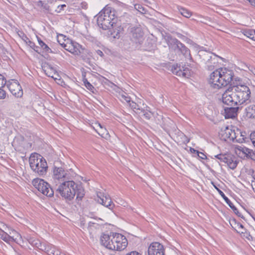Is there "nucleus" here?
I'll return each instance as SVG.
<instances>
[{"instance_id": "obj_28", "label": "nucleus", "mask_w": 255, "mask_h": 255, "mask_svg": "<svg viewBox=\"0 0 255 255\" xmlns=\"http://www.w3.org/2000/svg\"><path fill=\"white\" fill-rule=\"evenodd\" d=\"M171 71L173 74L177 76H182L183 77L186 76V73L182 71L180 66H178V64L176 65H173L171 68Z\"/></svg>"}, {"instance_id": "obj_34", "label": "nucleus", "mask_w": 255, "mask_h": 255, "mask_svg": "<svg viewBox=\"0 0 255 255\" xmlns=\"http://www.w3.org/2000/svg\"><path fill=\"white\" fill-rule=\"evenodd\" d=\"M27 241L31 245L36 248L38 247V246L40 245V243L41 242L40 240L34 237H29L27 239Z\"/></svg>"}, {"instance_id": "obj_47", "label": "nucleus", "mask_w": 255, "mask_h": 255, "mask_svg": "<svg viewBox=\"0 0 255 255\" xmlns=\"http://www.w3.org/2000/svg\"><path fill=\"white\" fill-rule=\"evenodd\" d=\"M98 126L100 127V130L98 131V129H96L97 132L99 134L101 135L102 136H103V134L105 132H106V129L105 128H103L102 125L100 124H98Z\"/></svg>"}, {"instance_id": "obj_36", "label": "nucleus", "mask_w": 255, "mask_h": 255, "mask_svg": "<svg viewBox=\"0 0 255 255\" xmlns=\"http://www.w3.org/2000/svg\"><path fill=\"white\" fill-rule=\"evenodd\" d=\"M83 83L84 84L85 86L86 87L87 89L94 93V90H95V88L88 81L87 78L84 79Z\"/></svg>"}, {"instance_id": "obj_53", "label": "nucleus", "mask_w": 255, "mask_h": 255, "mask_svg": "<svg viewBox=\"0 0 255 255\" xmlns=\"http://www.w3.org/2000/svg\"><path fill=\"white\" fill-rule=\"evenodd\" d=\"M126 255H141L139 253L136 251H132L127 253Z\"/></svg>"}, {"instance_id": "obj_52", "label": "nucleus", "mask_w": 255, "mask_h": 255, "mask_svg": "<svg viewBox=\"0 0 255 255\" xmlns=\"http://www.w3.org/2000/svg\"><path fill=\"white\" fill-rule=\"evenodd\" d=\"M189 150L191 153L194 154L193 156L195 157L197 155V153H199V151L198 150L192 147H189Z\"/></svg>"}, {"instance_id": "obj_16", "label": "nucleus", "mask_w": 255, "mask_h": 255, "mask_svg": "<svg viewBox=\"0 0 255 255\" xmlns=\"http://www.w3.org/2000/svg\"><path fill=\"white\" fill-rule=\"evenodd\" d=\"M212 184L213 185L214 187L217 190L219 194L222 196V197L224 199L226 203L229 206V207L233 210L234 212L238 216L242 218H244L243 216L241 215V214L239 212L237 208L234 205V204L232 203V202L230 200V199L225 195L223 191H222L219 188H218L214 183L212 182Z\"/></svg>"}, {"instance_id": "obj_1", "label": "nucleus", "mask_w": 255, "mask_h": 255, "mask_svg": "<svg viewBox=\"0 0 255 255\" xmlns=\"http://www.w3.org/2000/svg\"><path fill=\"white\" fill-rule=\"evenodd\" d=\"M56 195L60 194L65 199L71 201L77 195L76 199L80 201L85 195V191L81 184H76L72 180L64 181L55 191Z\"/></svg>"}, {"instance_id": "obj_37", "label": "nucleus", "mask_w": 255, "mask_h": 255, "mask_svg": "<svg viewBox=\"0 0 255 255\" xmlns=\"http://www.w3.org/2000/svg\"><path fill=\"white\" fill-rule=\"evenodd\" d=\"M24 141V137L23 135L18 134L15 136L12 143H20Z\"/></svg>"}, {"instance_id": "obj_8", "label": "nucleus", "mask_w": 255, "mask_h": 255, "mask_svg": "<svg viewBox=\"0 0 255 255\" xmlns=\"http://www.w3.org/2000/svg\"><path fill=\"white\" fill-rule=\"evenodd\" d=\"M64 41L66 43L63 42L61 43H60V40H58V42L59 44L66 50L75 55H80L82 53H84V51L85 50V48H83L82 45L79 44L78 43L69 38L64 39Z\"/></svg>"}, {"instance_id": "obj_4", "label": "nucleus", "mask_w": 255, "mask_h": 255, "mask_svg": "<svg viewBox=\"0 0 255 255\" xmlns=\"http://www.w3.org/2000/svg\"><path fill=\"white\" fill-rule=\"evenodd\" d=\"M97 22L98 26L104 30L110 29L116 24L115 11L111 7L106 6L97 14Z\"/></svg>"}, {"instance_id": "obj_29", "label": "nucleus", "mask_w": 255, "mask_h": 255, "mask_svg": "<svg viewBox=\"0 0 255 255\" xmlns=\"http://www.w3.org/2000/svg\"><path fill=\"white\" fill-rule=\"evenodd\" d=\"M230 86H231V87H229L231 88V90H234V89L235 88V86H239L241 85H244V84H242V80L241 79L237 77H235L234 76L233 77V81L230 83Z\"/></svg>"}, {"instance_id": "obj_12", "label": "nucleus", "mask_w": 255, "mask_h": 255, "mask_svg": "<svg viewBox=\"0 0 255 255\" xmlns=\"http://www.w3.org/2000/svg\"><path fill=\"white\" fill-rule=\"evenodd\" d=\"M234 94V90H231V88H229L227 89L222 94L223 103L230 106L239 105L238 102H236V100L234 99L235 97L233 96Z\"/></svg>"}, {"instance_id": "obj_49", "label": "nucleus", "mask_w": 255, "mask_h": 255, "mask_svg": "<svg viewBox=\"0 0 255 255\" xmlns=\"http://www.w3.org/2000/svg\"><path fill=\"white\" fill-rule=\"evenodd\" d=\"M19 32L20 33H18L19 36L21 37L22 39L27 43L28 40H29V38L22 31H20Z\"/></svg>"}, {"instance_id": "obj_30", "label": "nucleus", "mask_w": 255, "mask_h": 255, "mask_svg": "<svg viewBox=\"0 0 255 255\" xmlns=\"http://www.w3.org/2000/svg\"><path fill=\"white\" fill-rule=\"evenodd\" d=\"M0 238L5 242L7 243H9L11 242L14 241V239L13 237L10 236L6 233L2 231L1 233H0Z\"/></svg>"}, {"instance_id": "obj_25", "label": "nucleus", "mask_w": 255, "mask_h": 255, "mask_svg": "<svg viewBox=\"0 0 255 255\" xmlns=\"http://www.w3.org/2000/svg\"><path fill=\"white\" fill-rule=\"evenodd\" d=\"M225 135H223V138L225 141H227L228 142L229 140L230 141L233 140L235 138V133L233 132L231 129L229 128L228 127H226V129L225 130Z\"/></svg>"}, {"instance_id": "obj_38", "label": "nucleus", "mask_w": 255, "mask_h": 255, "mask_svg": "<svg viewBox=\"0 0 255 255\" xmlns=\"http://www.w3.org/2000/svg\"><path fill=\"white\" fill-rule=\"evenodd\" d=\"M243 139L244 140V142H248L250 140L252 141V143H255V131H254L251 133L250 138L243 137Z\"/></svg>"}, {"instance_id": "obj_54", "label": "nucleus", "mask_w": 255, "mask_h": 255, "mask_svg": "<svg viewBox=\"0 0 255 255\" xmlns=\"http://www.w3.org/2000/svg\"><path fill=\"white\" fill-rule=\"evenodd\" d=\"M123 98L124 99V100L129 104V103H131V101H130V98L128 97H126L125 96H123Z\"/></svg>"}, {"instance_id": "obj_40", "label": "nucleus", "mask_w": 255, "mask_h": 255, "mask_svg": "<svg viewBox=\"0 0 255 255\" xmlns=\"http://www.w3.org/2000/svg\"><path fill=\"white\" fill-rule=\"evenodd\" d=\"M134 8L140 13L143 14L146 12L145 8L140 4H135L134 5Z\"/></svg>"}, {"instance_id": "obj_6", "label": "nucleus", "mask_w": 255, "mask_h": 255, "mask_svg": "<svg viewBox=\"0 0 255 255\" xmlns=\"http://www.w3.org/2000/svg\"><path fill=\"white\" fill-rule=\"evenodd\" d=\"M29 162L31 169L38 175L43 176L47 173V163L41 155L36 153L31 154L29 158Z\"/></svg>"}, {"instance_id": "obj_33", "label": "nucleus", "mask_w": 255, "mask_h": 255, "mask_svg": "<svg viewBox=\"0 0 255 255\" xmlns=\"http://www.w3.org/2000/svg\"><path fill=\"white\" fill-rule=\"evenodd\" d=\"M243 34L247 37L254 41L255 30L251 29H245L243 31Z\"/></svg>"}, {"instance_id": "obj_60", "label": "nucleus", "mask_w": 255, "mask_h": 255, "mask_svg": "<svg viewBox=\"0 0 255 255\" xmlns=\"http://www.w3.org/2000/svg\"><path fill=\"white\" fill-rule=\"evenodd\" d=\"M153 145L155 147V148H156V149H157V148L156 147V145L153 144Z\"/></svg>"}, {"instance_id": "obj_32", "label": "nucleus", "mask_w": 255, "mask_h": 255, "mask_svg": "<svg viewBox=\"0 0 255 255\" xmlns=\"http://www.w3.org/2000/svg\"><path fill=\"white\" fill-rule=\"evenodd\" d=\"M38 43L40 47L44 50L45 52L48 53H52L51 49L39 37L37 36Z\"/></svg>"}, {"instance_id": "obj_44", "label": "nucleus", "mask_w": 255, "mask_h": 255, "mask_svg": "<svg viewBox=\"0 0 255 255\" xmlns=\"http://www.w3.org/2000/svg\"><path fill=\"white\" fill-rule=\"evenodd\" d=\"M7 81L4 76L0 74V87H4Z\"/></svg>"}, {"instance_id": "obj_22", "label": "nucleus", "mask_w": 255, "mask_h": 255, "mask_svg": "<svg viewBox=\"0 0 255 255\" xmlns=\"http://www.w3.org/2000/svg\"><path fill=\"white\" fill-rule=\"evenodd\" d=\"M219 58L221 59L222 58L217 55L212 56V58L206 63V66L207 69L208 70L212 71L215 67H217L219 63Z\"/></svg>"}, {"instance_id": "obj_26", "label": "nucleus", "mask_w": 255, "mask_h": 255, "mask_svg": "<svg viewBox=\"0 0 255 255\" xmlns=\"http://www.w3.org/2000/svg\"><path fill=\"white\" fill-rule=\"evenodd\" d=\"M45 252L48 255H64L63 253H60L58 250H56L55 248L49 244Z\"/></svg>"}, {"instance_id": "obj_39", "label": "nucleus", "mask_w": 255, "mask_h": 255, "mask_svg": "<svg viewBox=\"0 0 255 255\" xmlns=\"http://www.w3.org/2000/svg\"><path fill=\"white\" fill-rule=\"evenodd\" d=\"M179 136L182 140L181 141L175 140V141L177 142V143L180 142H181L182 143H188L190 141V139L186 136L183 133H181Z\"/></svg>"}, {"instance_id": "obj_46", "label": "nucleus", "mask_w": 255, "mask_h": 255, "mask_svg": "<svg viewBox=\"0 0 255 255\" xmlns=\"http://www.w3.org/2000/svg\"><path fill=\"white\" fill-rule=\"evenodd\" d=\"M39 2L41 3V6L42 8L45 9L46 11L49 12L51 10L50 6L47 3H44L41 1H40Z\"/></svg>"}, {"instance_id": "obj_7", "label": "nucleus", "mask_w": 255, "mask_h": 255, "mask_svg": "<svg viewBox=\"0 0 255 255\" xmlns=\"http://www.w3.org/2000/svg\"><path fill=\"white\" fill-rule=\"evenodd\" d=\"M233 96H235L236 102H238L239 105L245 103L249 101L251 97V91L249 87L244 85L235 86L234 89Z\"/></svg>"}, {"instance_id": "obj_43", "label": "nucleus", "mask_w": 255, "mask_h": 255, "mask_svg": "<svg viewBox=\"0 0 255 255\" xmlns=\"http://www.w3.org/2000/svg\"><path fill=\"white\" fill-rule=\"evenodd\" d=\"M48 245L49 244L45 243L40 242V245L38 246V247L37 249L45 252Z\"/></svg>"}, {"instance_id": "obj_61", "label": "nucleus", "mask_w": 255, "mask_h": 255, "mask_svg": "<svg viewBox=\"0 0 255 255\" xmlns=\"http://www.w3.org/2000/svg\"><path fill=\"white\" fill-rule=\"evenodd\" d=\"M254 145L255 146V144H254Z\"/></svg>"}, {"instance_id": "obj_27", "label": "nucleus", "mask_w": 255, "mask_h": 255, "mask_svg": "<svg viewBox=\"0 0 255 255\" xmlns=\"http://www.w3.org/2000/svg\"><path fill=\"white\" fill-rule=\"evenodd\" d=\"M246 116L249 118H255V105H251L246 108Z\"/></svg>"}, {"instance_id": "obj_48", "label": "nucleus", "mask_w": 255, "mask_h": 255, "mask_svg": "<svg viewBox=\"0 0 255 255\" xmlns=\"http://www.w3.org/2000/svg\"><path fill=\"white\" fill-rule=\"evenodd\" d=\"M3 87H0V100L4 99L6 97V93L4 90L3 89Z\"/></svg>"}, {"instance_id": "obj_20", "label": "nucleus", "mask_w": 255, "mask_h": 255, "mask_svg": "<svg viewBox=\"0 0 255 255\" xmlns=\"http://www.w3.org/2000/svg\"><path fill=\"white\" fill-rule=\"evenodd\" d=\"M239 109V107H226L224 108L225 117L226 119L234 118L237 116V112Z\"/></svg>"}, {"instance_id": "obj_51", "label": "nucleus", "mask_w": 255, "mask_h": 255, "mask_svg": "<svg viewBox=\"0 0 255 255\" xmlns=\"http://www.w3.org/2000/svg\"><path fill=\"white\" fill-rule=\"evenodd\" d=\"M197 156L198 157L202 159H205L207 158L206 155L202 152H200L199 151V153H197Z\"/></svg>"}, {"instance_id": "obj_41", "label": "nucleus", "mask_w": 255, "mask_h": 255, "mask_svg": "<svg viewBox=\"0 0 255 255\" xmlns=\"http://www.w3.org/2000/svg\"><path fill=\"white\" fill-rule=\"evenodd\" d=\"M138 112L139 113H142L143 116L146 119L149 120L151 117L152 113L150 112H147L145 111L144 110L141 109L140 111V112Z\"/></svg>"}, {"instance_id": "obj_31", "label": "nucleus", "mask_w": 255, "mask_h": 255, "mask_svg": "<svg viewBox=\"0 0 255 255\" xmlns=\"http://www.w3.org/2000/svg\"><path fill=\"white\" fill-rule=\"evenodd\" d=\"M178 9L180 14L182 16L186 18H189L192 15V12L190 10L187 9L185 8H184L181 6H179L178 7Z\"/></svg>"}, {"instance_id": "obj_56", "label": "nucleus", "mask_w": 255, "mask_h": 255, "mask_svg": "<svg viewBox=\"0 0 255 255\" xmlns=\"http://www.w3.org/2000/svg\"><path fill=\"white\" fill-rule=\"evenodd\" d=\"M252 5L255 6V0H248Z\"/></svg>"}, {"instance_id": "obj_14", "label": "nucleus", "mask_w": 255, "mask_h": 255, "mask_svg": "<svg viewBox=\"0 0 255 255\" xmlns=\"http://www.w3.org/2000/svg\"><path fill=\"white\" fill-rule=\"evenodd\" d=\"M97 202L103 206L112 210L115 206L110 196L108 194L99 192L97 194Z\"/></svg>"}, {"instance_id": "obj_9", "label": "nucleus", "mask_w": 255, "mask_h": 255, "mask_svg": "<svg viewBox=\"0 0 255 255\" xmlns=\"http://www.w3.org/2000/svg\"><path fill=\"white\" fill-rule=\"evenodd\" d=\"M32 185L41 193L47 197H52L54 191L50 185L44 180L39 178L34 179L32 181Z\"/></svg>"}, {"instance_id": "obj_23", "label": "nucleus", "mask_w": 255, "mask_h": 255, "mask_svg": "<svg viewBox=\"0 0 255 255\" xmlns=\"http://www.w3.org/2000/svg\"><path fill=\"white\" fill-rule=\"evenodd\" d=\"M42 69L47 76H48L49 77L54 78V75L56 74L57 71L56 69L54 67H53L51 64L49 63H45L42 66Z\"/></svg>"}, {"instance_id": "obj_24", "label": "nucleus", "mask_w": 255, "mask_h": 255, "mask_svg": "<svg viewBox=\"0 0 255 255\" xmlns=\"http://www.w3.org/2000/svg\"><path fill=\"white\" fill-rule=\"evenodd\" d=\"M199 55L206 65V63L212 58V56L216 55V54L207 51H201L199 52Z\"/></svg>"}, {"instance_id": "obj_42", "label": "nucleus", "mask_w": 255, "mask_h": 255, "mask_svg": "<svg viewBox=\"0 0 255 255\" xmlns=\"http://www.w3.org/2000/svg\"><path fill=\"white\" fill-rule=\"evenodd\" d=\"M227 154L228 153L219 154L215 155V157L220 160L221 161L225 162Z\"/></svg>"}, {"instance_id": "obj_15", "label": "nucleus", "mask_w": 255, "mask_h": 255, "mask_svg": "<svg viewBox=\"0 0 255 255\" xmlns=\"http://www.w3.org/2000/svg\"><path fill=\"white\" fill-rule=\"evenodd\" d=\"M131 36L130 37L131 41L135 43L136 45L140 44L143 39V33L139 27L132 28L131 31Z\"/></svg>"}, {"instance_id": "obj_19", "label": "nucleus", "mask_w": 255, "mask_h": 255, "mask_svg": "<svg viewBox=\"0 0 255 255\" xmlns=\"http://www.w3.org/2000/svg\"><path fill=\"white\" fill-rule=\"evenodd\" d=\"M226 159L225 163H227L230 169L234 170L237 167L239 163V160L235 155L231 153H228Z\"/></svg>"}, {"instance_id": "obj_55", "label": "nucleus", "mask_w": 255, "mask_h": 255, "mask_svg": "<svg viewBox=\"0 0 255 255\" xmlns=\"http://www.w3.org/2000/svg\"><path fill=\"white\" fill-rule=\"evenodd\" d=\"M96 52H97L98 55H99V56H100L102 57H103L104 56V53L101 50H98L96 51Z\"/></svg>"}, {"instance_id": "obj_57", "label": "nucleus", "mask_w": 255, "mask_h": 255, "mask_svg": "<svg viewBox=\"0 0 255 255\" xmlns=\"http://www.w3.org/2000/svg\"><path fill=\"white\" fill-rule=\"evenodd\" d=\"M12 145L14 147L15 150H19V149H18V148L19 147V144H12ZM19 150H20L19 149Z\"/></svg>"}, {"instance_id": "obj_3", "label": "nucleus", "mask_w": 255, "mask_h": 255, "mask_svg": "<svg viewBox=\"0 0 255 255\" xmlns=\"http://www.w3.org/2000/svg\"><path fill=\"white\" fill-rule=\"evenodd\" d=\"M100 241L103 246L111 250L122 251L128 245L126 238L117 233H111L110 235L104 234L101 236Z\"/></svg>"}, {"instance_id": "obj_11", "label": "nucleus", "mask_w": 255, "mask_h": 255, "mask_svg": "<svg viewBox=\"0 0 255 255\" xmlns=\"http://www.w3.org/2000/svg\"><path fill=\"white\" fill-rule=\"evenodd\" d=\"M136 48L140 51H147L152 53L156 50L157 46L152 39L147 38L146 40H143L140 44L136 45Z\"/></svg>"}, {"instance_id": "obj_18", "label": "nucleus", "mask_w": 255, "mask_h": 255, "mask_svg": "<svg viewBox=\"0 0 255 255\" xmlns=\"http://www.w3.org/2000/svg\"><path fill=\"white\" fill-rule=\"evenodd\" d=\"M234 149L236 154L241 158L243 159L248 157L251 150L245 146L240 145H237L234 148Z\"/></svg>"}, {"instance_id": "obj_50", "label": "nucleus", "mask_w": 255, "mask_h": 255, "mask_svg": "<svg viewBox=\"0 0 255 255\" xmlns=\"http://www.w3.org/2000/svg\"><path fill=\"white\" fill-rule=\"evenodd\" d=\"M247 158H251L253 160H255V151L253 152V150L251 149L250 153Z\"/></svg>"}, {"instance_id": "obj_45", "label": "nucleus", "mask_w": 255, "mask_h": 255, "mask_svg": "<svg viewBox=\"0 0 255 255\" xmlns=\"http://www.w3.org/2000/svg\"><path fill=\"white\" fill-rule=\"evenodd\" d=\"M129 106L131 107V109L133 110H136L138 111H141V109H140L138 107V105L135 103V102L131 101V103H129Z\"/></svg>"}, {"instance_id": "obj_17", "label": "nucleus", "mask_w": 255, "mask_h": 255, "mask_svg": "<svg viewBox=\"0 0 255 255\" xmlns=\"http://www.w3.org/2000/svg\"><path fill=\"white\" fill-rule=\"evenodd\" d=\"M53 177L55 179H61L63 182L67 181L68 178L66 177L67 172L62 167H54L53 170Z\"/></svg>"}, {"instance_id": "obj_58", "label": "nucleus", "mask_w": 255, "mask_h": 255, "mask_svg": "<svg viewBox=\"0 0 255 255\" xmlns=\"http://www.w3.org/2000/svg\"><path fill=\"white\" fill-rule=\"evenodd\" d=\"M82 78H83V81H84V78H86V73L85 72H83L82 74Z\"/></svg>"}, {"instance_id": "obj_21", "label": "nucleus", "mask_w": 255, "mask_h": 255, "mask_svg": "<svg viewBox=\"0 0 255 255\" xmlns=\"http://www.w3.org/2000/svg\"><path fill=\"white\" fill-rule=\"evenodd\" d=\"M230 224L232 228L239 233L244 234L246 232V230L244 228L243 225L237 222L235 219H233L230 221Z\"/></svg>"}, {"instance_id": "obj_2", "label": "nucleus", "mask_w": 255, "mask_h": 255, "mask_svg": "<svg viewBox=\"0 0 255 255\" xmlns=\"http://www.w3.org/2000/svg\"><path fill=\"white\" fill-rule=\"evenodd\" d=\"M233 77V70L226 68H220L211 74L209 82L214 88L220 89L230 85Z\"/></svg>"}, {"instance_id": "obj_35", "label": "nucleus", "mask_w": 255, "mask_h": 255, "mask_svg": "<svg viewBox=\"0 0 255 255\" xmlns=\"http://www.w3.org/2000/svg\"><path fill=\"white\" fill-rule=\"evenodd\" d=\"M28 45L32 48L35 52H36L38 54H40L41 53V48L36 45H35V43L30 40H28V42L26 43Z\"/></svg>"}, {"instance_id": "obj_10", "label": "nucleus", "mask_w": 255, "mask_h": 255, "mask_svg": "<svg viewBox=\"0 0 255 255\" xmlns=\"http://www.w3.org/2000/svg\"><path fill=\"white\" fill-rule=\"evenodd\" d=\"M7 87L11 93L19 98L23 95V90L18 82L15 79H11L7 82Z\"/></svg>"}, {"instance_id": "obj_5", "label": "nucleus", "mask_w": 255, "mask_h": 255, "mask_svg": "<svg viewBox=\"0 0 255 255\" xmlns=\"http://www.w3.org/2000/svg\"><path fill=\"white\" fill-rule=\"evenodd\" d=\"M165 39L170 50L174 51L179 55H183L191 62L193 61L190 49L178 39L172 37L171 35L167 36Z\"/></svg>"}, {"instance_id": "obj_13", "label": "nucleus", "mask_w": 255, "mask_h": 255, "mask_svg": "<svg viewBox=\"0 0 255 255\" xmlns=\"http://www.w3.org/2000/svg\"><path fill=\"white\" fill-rule=\"evenodd\" d=\"M164 246L158 242L152 243L148 248L147 255H165Z\"/></svg>"}, {"instance_id": "obj_59", "label": "nucleus", "mask_w": 255, "mask_h": 255, "mask_svg": "<svg viewBox=\"0 0 255 255\" xmlns=\"http://www.w3.org/2000/svg\"><path fill=\"white\" fill-rule=\"evenodd\" d=\"M66 6V5L65 4H62L61 5H59L58 7H60V9H62L64 7H65Z\"/></svg>"}]
</instances>
